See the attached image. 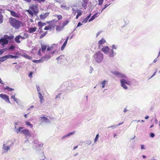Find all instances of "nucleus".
Wrapping results in <instances>:
<instances>
[{"label": "nucleus", "mask_w": 160, "mask_h": 160, "mask_svg": "<svg viewBox=\"0 0 160 160\" xmlns=\"http://www.w3.org/2000/svg\"><path fill=\"white\" fill-rule=\"evenodd\" d=\"M76 11H77L78 15L79 17L81 16L82 14V11L81 10L79 9H77L76 10Z\"/></svg>", "instance_id": "nucleus-29"}, {"label": "nucleus", "mask_w": 160, "mask_h": 160, "mask_svg": "<svg viewBox=\"0 0 160 160\" xmlns=\"http://www.w3.org/2000/svg\"><path fill=\"white\" fill-rule=\"evenodd\" d=\"M123 123V122L121 123H119L118 125H114L111 126V127H114V128H116V127L119 126Z\"/></svg>", "instance_id": "nucleus-42"}, {"label": "nucleus", "mask_w": 160, "mask_h": 160, "mask_svg": "<svg viewBox=\"0 0 160 160\" xmlns=\"http://www.w3.org/2000/svg\"><path fill=\"white\" fill-rule=\"evenodd\" d=\"M69 21L68 20H67L65 22H63L62 26L64 28V27L65 26L67 25L69 23Z\"/></svg>", "instance_id": "nucleus-30"}, {"label": "nucleus", "mask_w": 160, "mask_h": 160, "mask_svg": "<svg viewBox=\"0 0 160 160\" xmlns=\"http://www.w3.org/2000/svg\"><path fill=\"white\" fill-rule=\"evenodd\" d=\"M27 11L28 12V13L31 15L32 17L33 16V11L32 12V10H27Z\"/></svg>", "instance_id": "nucleus-35"}, {"label": "nucleus", "mask_w": 160, "mask_h": 160, "mask_svg": "<svg viewBox=\"0 0 160 160\" xmlns=\"http://www.w3.org/2000/svg\"><path fill=\"white\" fill-rule=\"evenodd\" d=\"M32 61L34 62H35L38 63L42 62V61L41 60V58L39 60H33Z\"/></svg>", "instance_id": "nucleus-41"}, {"label": "nucleus", "mask_w": 160, "mask_h": 160, "mask_svg": "<svg viewBox=\"0 0 160 160\" xmlns=\"http://www.w3.org/2000/svg\"><path fill=\"white\" fill-rule=\"evenodd\" d=\"M33 74V72H30L28 74V76L30 78H31L32 77V75Z\"/></svg>", "instance_id": "nucleus-60"}, {"label": "nucleus", "mask_w": 160, "mask_h": 160, "mask_svg": "<svg viewBox=\"0 0 160 160\" xmlns=\"http://www.w3.org/2000/svg\"><path fill=\"white\" fill-rule=\"evenodd\" d=\"M4 90H8L9 91H11L14 90V89L10 88L8 86H7L6 88H4Z\"/></svg>", "instance_id": "nucleus-32"}, {"label": "nucleus", "mask_w": 160, "mask_h": 160, "mask_svg": "<svg viewBox=\"0 0 160 160\" xmlns=\"http://www.w3.org/2000/svg\"><path fill=\"white\" fill-rule=\"evenodd\" d=\"M121 84V86L123 88L125 89H127L128 88L125 84L124 83V82L123 81H122V82H120Z\"/></svg>", "instance_id": "nucleus-25"}, {"label": "nucleus", "mask_w": 160, "mask_h": 160, "mask_svg": "<svg viewBox=\"0 0 160 160\" xmlns=\"http://www.w3.org/2000/svg\"><path fill=\"white\" fill-rule=\"evenodd\" d=\"M33 1H36L38 3H41L42 2H44L46 0H33Z\"/></svg>", "instance_id": "nucleus-43"}, {"label": "nucleus", "mask_w": 160, "mask_h": 160, "mask_svg": "<svg viewBox=\"0 0 160 160\" xmlns=\"http://www.w3.org/2000/svg\"><path fill=\"white\" fill-rule=\"evenodd\" d=\"M47 45L45 44H41V50L44 52L46 49Z\"/></svg>", "instance_id": "nucleus-23"}, {"label": "nucleus", "mask_w": 160, "mask_h": 160, "mask_svg": "<svg viewBox=\"0 0 160 160\" xmlns=\"http://www.w3.org/2000/svg\"><path fill=\"white\" fill-rule=\"evenodd\" d=\"M3 58H4V59H5V60L7 59H8V55H6L4 56H3Z\"/></svg>", "instance_id": "nucleus-58"}, {"label": "nucleus", "mask_w": 160, "mask_h": 160, "mask_svg": "<svg viewBox=\"0 0 160 160\" xmlns=\"http://www.w3.org/2000/svg\"><path fill=\"white\" fill-rule=\"evenodd\" d=\"M38 93V94H39V95H38L39 98L40 99V100H41V102H42V100H43V97L42 95V94L40 93H40Z\"/></svg>", "instance_id": "nucleus-36"}, {"label": "nucleus", "mask_w": 160, "mask_h": 160, "mask_svg": "<svg viewBox=\"0 0 160 160\" xmlns=\"http://www.w3.org/2000/svg\"><path fill=\"white\" fill-rule=\"evenodd\" d=\"M8 58H15L17 59L18 58V56L17 55H8Z\"/></svg>", "instance_id": "nucleus-27"}, {"label": "nucleus", "mask_w": 160, "mask_h": 160, "mask_svg": "<svg viewBox=\"0 0 160 160\" xmlns=\"http://www.w3.org/2000/svg\"><path fill=\"white\" fill-rule=\"evenodd\" d=\"M117 48V46L113 44L112 46V49L111 50H113L114 49H116Z\"/></svg>", "instance_id": "nucleus-47"}, {"label": "nucleus", "mask_w": 160, "mask_h": 160, "mask_svg": "<svg viewBox=\"0 0 160 160\" xmlns=\"http://www.w3.org/2000/svg\"><path fill=\"white\" fill-rule=\"evenodd\" d=\"M90 69L89 70V72L90 73H91L92 72V71L93 70V68L91 67H90Z\"/></svg>", "instance_id": "nucleus-62"}, {"label": "nucleus", "mask_w": 160, "mask_h": 160, "mask_svg": "<svg viewBox=\"0 0 160 160\" xmlns=\"http://www.w3.org/2000/svg\"><path fill=\"white\" fill-rule=\"evenodd\" d=\"M72 11L73 12V13H74V14L76 13V12H77V11H76V10H75L74 8H73L72 9Z\"/></svg>", "instance_id": "nucleus-61"}, {"label": "nucleus", "mask_w": 160, "mask_h": 160, "mask_svg": "<svg viewBox=\"0 0 160 160\" xmlns=\"http://www.w3.org/2000/svg\"><path fill=\"white\" fill-rule=\"evenodd\" d=\"M102 31H100V32H98L97 34H96V37H97L99 35V34L101 33V32Z\"/></svg>", "instance_id": "nucleus-64"}, {"label": "nucleus", "mask_w": 160, "mask_h": 160, "mask_svg": "<svg viewBox=\"0 0 160 160\" xmlns=\"http://www.w3.org/2000/svg\"><path fill=\"white\" fill-rule=\"evenodd\" d=\"M111 72L117 77L127 78L126 76L122 73L117 71H111Z\"/></svg>", "instance_id": "nucleus-5"}, {"label": "nucleus", "mask_w": 160, "mask_h": 160, "mask_svg": "<svg viewBox=\"0 0 160 160\" xmlns=\"http://www.w3.org/2000/svg\"><path fill=\"white\" fill-rule=\"evenodd\" d=\"M15 94H14V95L13 96L12 95L11 96V98H13V100L17 104H18V100L17 98H16L15 97Z\"/></svg>", "instance_id": "nucleus-28"}, {"label": "nucleus", "mask_w": 160, "mask_h": 160, "mask_svg": "<svg viewBox=\"0 0 160 160\" xmlns=\"http://www.w3.org/2000/svg\"><path fill=\"white\" fill-rule=\"evenodd\" d=\"M49 14V13H43L40 15V18L42 19H44L48 17Z\"/></svg>", "instance_id": "nucleus-13"}, {"label": "nucleus", "mask_w": 160, "mask_h": 160, "mask_svg": "<svg viewBox=\"0 0 160 160\" xmlns=\"http://www.w3.org/2000/svg\"><path fill=\"white\" fill-rule=\"evenodd\" d=\"M43 22H42L41 21H40L38 22V25L40 27H42L43 26Z\"/></svg>", "instance_id": "nucleus-40"}, {"label": "nucleus", "mask_w": 160, "mask_h": 160, "mask_svg": "<svg viewBox=\"0 0 160 160\" xmlns=\"http://www.w3.org/2000/svg\"><path fill=\"white\" fill-rule=\"evenodd\" d=\"M75 132L73 131L68 133L65 135L62 136V139H63L65 138H68L70 137L71 135L74 134L75 133Z\"/></svg>", "instance_id": "nucleus-9"}, {"label": "nucleus", "mask_w": 160, "mask_h": 160, "mask_svg": "<svg viewBox=\"0 0 160 160\" xmlns=\"http://www.w3.org/2000/svg\"><path fill=\"white\" fill-rule=\"evenodd\" d=\"M103 0H98V4L100 6L102 5L103 3Z\"/></svg>", "instance_id": "nucleus-46"}, {"label": "nucleus", "mask_w": 160, "mask_h": 160, "mask_svg": "<svg viewBox=\"0 0 160 160\" xmlns=\"http://www.w3.org/2000/svg\"><path fill=\"white\" fill-rule=\"evenodd\" d=\"M20 37L21 35H19L16 36L15 38V40L17 43H20V41L19 40L21 38Z\"/></svg>", "instance_id": "nucleus-19"}, {"label": "nucleus", "mask_w": 160, "mask_h": 160, "mask_svg": "<svg viewBox=\"0 0 160 160\" xmlns=\"http://www.w3.org/2000/svg\"><path fill=\"white\" fill-rule=\"evenodd\" d=\"M3 21V16L1 12L0 13V24L2 23Z\"/></svg>", "instance_id": "nucleus-34"}, {"label": "nucleus", "mask_w": 160, "mask_h": 160, "mask_svg": "<svg viewBox=\"0 0 160 160\" xmlns=\"http://www.w3.org/2000/svg\"><path fill=\"white\" fill-rule=\"evenodd\" d=\"M13 143L12 142L8 140L6 143H4L2 145V148L3 150V152H2V154L4 153H7L10 150V148L13 145Z\"/></svg>", "instance_id": "nucleus-3"}, {"label": "nucleus", "mask_w": 160, "mask_h": 160, "mask_svg": "<svg viewBox=\"0 0 160 160\" xmlns=\"http://www.w3.org/2000/svg\"><path fill=\"white\" fill-rule=\"evenodd\" d=\"M5 38H6L7 40L8 41L9 40H11L13 39L14 37V36L11 35L10 36H8L7 35H5Z\"/></svg>", "instance_id": "nucleus-20"}, {"label": "nucleus", "mask_w": 160, "mask_h": 160, "mask_svg": "<svg viewBox=\"0 0 160 160\" xmlns=\"http://www.w3.org/2000/svg\"><path fill=\"white\" fill-rule=\"evenodd\" d=\"M21 133L24 134L26 138L29 137L31 136V134L28 129L22 130L21 131Z\"/></svg>", "instance_id": "nucleus-6"}, {"label": "nucleus", "mask_w": 160, "mask_h": 160, "mask_svg": "<svg viewBox=\"0 0 160 160\" xmlns=\"http://www.w3.org/2000/svg\"><path fill=\"white\" fill-rule=\"evenodd\" d=\"M0 97L5 100L6 102H7L10 103H11L9 100V97L7 95L4 94H0Z\"/></svg>", "instance_id": "nucleus-8"}, {"label": "nucleus", "mask_w": 160, "mask_h": 160, "mask_svg": "<svg viewBox=\"0 0 160 160\" xmlns=\"http://www.w3.org/2000/svg\"><path fill=\"white\" fill-rule=\"evenodd\" d=\"M55 44H52V46H48L47 48V51H50L52 49L53 47L55 45Z\"/></svg>", "instance_id": "nucleus-33"}, {"label": "nucleus", "mask_w": 160, "mask_h": 160, "mask_svg": "<svg viewBox=\"0 0 160 160\" xmlns=\"http://www.w3.org/2000/svg\"><path fill=\"white\" fill-rule=\"evenodd\" d=\"M33 148L35 149L38 147H42L43 146V144L38 141V139H35L33 142Z\"/></svg>", "instance_id": "nucleus-4"}, {"label": "nucleus", "mask_w": 160, "mask_h": 160, "mask_svg": "<svg viewBox=\"0 0 160 160\" xmlns=\"http://www.w3.org/2000/svg\"><path fill=\"white\" fill-rule=\"evenodd\" d=\"M106 42L104 38H102L99 40L98 43V45L99 48H100L101 45L104 44Z\"/></svg>", "instance_id": "nucleus-16"}, {"label": "nucleus", "mask_w": 160, "mask_h": 160, "mask_svg": "<svg viewBox=\"0 0 160 160\" xmlns=\"http://www.w3.org/2000/svg\"><path fill=\"white\" fill-rule=\"evenodd\" d=\"M15 47L14 46H13V45H11L10 46V47H9L8 49L12 50H14L15 49Z\"/></svg>", "instance_id": "nucleus-44"}, {"label": "nucleus", "mask_w": 160, "mask_h": 160, "mask_svg": "<svg viewBox=\"0 0 160 160\" xmlns=\"http://www.w3.org/2000/svg\"><path fill=\"white\" fill-rule=\"evenodd\" d=\"M11 15L14 17H18L17 14L13 11H10Z\"/></svg>", "instance_id": "nucleus-26"}, {"label": "nucleus", "mask_w": 160, "mask_h": 160, "mask_svg": "<svg viewBox=\"0 0 160 160\" xmlns=\"http://www.w3.org/2000/svg\"><path fill=\"white\" fill-rule=\"evenodd\" d=\"M64 28L62 25L61 26L59 25H56V31L58 32H59L62 31L64 29Z\"/></svg>", "instance_id": "nucleus-18"}, {"label": "nucleus", "mask_w": 160, "mask_h": 160, "mask_svg": "<svg viewBox=\"0 0 160 160\" xmlns=\"http://www.w3.org/2000/svg\"><path fill=\"white\" fill-rule=\"evenodd\" d=\"M69 38V37L68 36L67 37V38H66L65 41L64 42V43L63 44L62 46L61 47V50H63L65 48V47H66V46L67 44V42H68V41Z\"/></svg>", "instance_id": "nucleus-14"}, {"label": "nucleus", "mask_w": 160, "mask_h": 160, "mask_svg": "<svg viewBox=\"0 0 160 160\" xmlns=\"http://www.w3.org/2000/svg\"><path fill=\"white\" fill-rule=\"evenodd\" d=\"M23 128V127H19L16 130V132L17 133H18L19 132H21V131L22 130H21Z\"/></svg>", "instance_id": "nucleus-37"}, {"label": "nucleus", "mask_w": 160, "mask_h": 160, "mask_svg": "<svg viewBox=\"0 0 160 160\" xmlns=\"http://www.w3.org/2000/svg\"><path fill=\"white\" fill-rule=\"evenodd\" d=\"M36 87H37V90L38 91V93H40V88H39V86L37 85Z\"/></svg>", "instance_id": "nucleus-59"}, {"label": "nucleus", "mask_w": 160, "mask_h": 160, "mask_svg": "<svg viewBox=\"0 0 160 160\" xmlns=\"http://www.w3.org/2000/svg\"><path fill=\"white\" fill-rule=\"evenodd\" d=\"M31 9L33 11V12L34 13L35 15H37L38 12V10H36L33 7L31 8Z\"/></svg>", "instance_id": "nucleus-31"}, {"label": "nucleus", "mask_w": 160, "mask_h": 160, "mask_svg": "<svg viewBox=\"0 0 160 160\" xmlns=\"http://www.w3.org/2000/svg\"><path fill=\"white\" fill-rule=\"evenodd\" d=\"M37 29L36 27L30 28L29 29V31L30 33H32L35 32Z\"/></svg>", "instance_id": "nucleus-22"}, {"label": "nucleus", "mask_w": 160, "mask_h": 160, "mask_svg": "<svg viewBox=\"0 0 160 160\" xmlns=\"http://www.w3.org/2000/svg\"><path fill=\"white\" fill-rule=\"evenodd\" d=\"M61 93H59L56 97L55 99H57V98H60V96H61Z\"/></svg>", "instance_id": "nucleus-53"}, {"label": "nucleus", "mask_w": 160, "mask_h": 160, "mask_svg": "<svg viewBox=\"0 0 160 160\" xmlns=\"http://www.w3.org/2000/svg\"><path fill=\"white\" fill-rule=\"evenodd\" d=\"M39 120L42 122H50V120L49 119L45 117H40Z\"/></svg>", "instance_id": "nucleus-11"}, {"label": "nucleus", "mask_w": 160, "mask_h": 160, "mask_svg": "<svg viewBox=\"0 0 160 160\" xmlns=\"http://www.w3.org/2000/svg\"><path fill=\"white\" fill-rule=\"evenodd\" d=\"M10 25L16 29H19L22 26V22L15 18L10 17L9 19Z\"/></svg>", "instance_id": "nucleus-1"}, {"label": "nucleus", "mask_w": 160, "mask_h": 160, "mask_svg": "<svg viewBox=\"0 0 160 160\" xmlns=\"http://www.w3.org/2000/svg\"><path fill=\"white\" fill-rule=\"evenodd\" d=\"M83 2H84V4H86L85 6H86L87 3H88V0H82Z\"/></svg>", "instance_id": "nucleus-56"}, {"label": "nucleus", "mask_w": 160, "mask_h": 160, "mask_svg": "<svg viewBox=\"0 0 160 160\" xmlns=\"http://www.w3.org/2000/svg\"><path fill=\"white\" fill-rule=\"evenodd\" d=\"M88 19L86 18L83 19V20L82 21V23H85L87 22Z\"/></svg>", "instance_id": "nucleus-51"}, {"label": "nucleus", "mask_w": 160, "mask_h": 160, "mask_svg": "<svg viewBox=\"0 0 160 160\" xmlns=\"http://www.w3.org/2000/svg\"><path fill=\"white\" fill-rule=\"evenodd\" d=\"M99 12H97V13L93 15L91 18L89 20V22H90L93 20L95 18H97L98 16Z\"/></svg>", "instance_id": "nucleus-17"}, {"label": "nucleus", "mask_w": 160, "mask_h": 160, "mask_svg": "<svg viewBox=\"0 0 160 160\" xmlns=\"http://www.w3.org/2000/svg\"><path fill=\"white\" fill-rule=\"evenodd\" d=\"M155 134L153 133H151L150 134V136L151 138H153L155 136Z\"/></svg>", "instance_id": "nucleus-54"}, {"label": "nucleus", "mask_w": 160, "mask_h": 160, "mask_svg": "<svg viewBox=\"0 0 160 160\" xmlns=\"http://www.w3.org/2000/svg\"><path fill=\"white\" fill-rule=\"evenodd\" d=\"M64 56L63 55H61L57 58V60H58L59 59H63Z\"/></svg>", "instance_id": "nucleus-50"}, {"label": "nucleus", "mask_w": 160, "mask_h": 160, "mask_svg": "<svg viewBox=\"0 0 160 160\" xmlns=\"http://www.w3.org/2000/svg\"><path fill=\"white\" fill-rule=\"evenodd\" d=\"M106 81L105 80H104L102 82L101 84L102 85V88H103L105 87V86L106 84Z\"/></svg>", "instance_id": "nucleus-45"}, {"label": "nucleus", "mask_w": 160, "mask_h": 160, "mask_svg": "<svg viewBox=\"0 0 160 160\" xmlns=\"http://www.w3.org/2000/svg\"><path fill=\"white\" fill-rule=\"evenodd\" d=\"M82 25V24L80 22H79L76 28Z\"/></svg>", "instance_id": "nucleus-63"}, {"label": "nucleus", "mask_w": 160, "mask_h": 160, "mask_svg": "<svg viewBox=\"0 0 160 160\" xmlns=\"http://www.w3.org/2000/svg\"><path fill=\"white\" fill-rule=\"evenodd\" d=\"M26 124L28 126H29L31 128L33 126L32 124L31 123L28 121H26Z\"/></svg>", "instance_id": "nucleus-38"}, {"label": "nucleus", "mask_w": 160, "mask_h": 160, "mask_svg": "<svg viewBox=\"0 0 160 160\" xmlns=\"http://www.w3.org/2000/svg\"><path fill=\"white\" fill-rule=\"evenodd\" d=\"M91 141L90 140H89L86 141V144L89 145L91 143Z\"/></svg>", "instance_id": "nucleus-52"}, {"label": "nucleus", "mask_w": 160, "mask_h": 160, "mask_svg": "<svg viewBox=\"0 0 160 160\" xmlns=\"http://www.w3.org/2000/svg\"><path fill=\"white\" fill-rule=\"evenodd\" d=\"M93 58L96 62L98 63H100L103 60L104 56L103 54L100 51H99L94 54Z\"/></svg>", "instance_id": "nucleus-2"}, {"label": "nucleus", "mask_w": 160, "mask_h": 160, "mask_svg": "<svg viewBox=\"0 0 160 160\" xmlns=\"http://www.w3.org/2000/svg\"><path fill=\"white\" fill-rule=\"evenodd\" d=\"M5 60V59H4L3 56L1 57H0V62H2L4 61Z\"/></svg>", "instance_id": "nucleus-57"}, {"label": "nucleus", "mask_w": 160, "mask_h": 160, "mask_svg": "<svg viewBox=\"0 0 160 160\" xmlns=\"http://www.w3.org/2000/svg\"><path fill=\"white\" fill-rule=\"evenodd\" d=\"M28 35L27 33H25L23 34V36H22L21 35L20 38L22 40H24L26 38H28Z\"/></svg>", "instance_id": "nucleus-21"}, {"label": "nucleus", "mask_w": 160, "mask_h": 160, "mask_svg": "<svg viewBox=\"0 0 160 160\" xmlns=\"http://www.w3.org/2000/svg\"><path fill=\"white\" fill-rule=\"evenodd\" d=\"M60 8L63 9L69 10L70 8L68 7L66 5H61Z\"/></svg>", "instance_id": "nucleus-24"}, {"label": "nucleus", "mask_w": 160, "mask_h": 160, "mask_svg": "<svg viewBox=\"0 0 160 160\" xmlns=\"http://www.w3.org/2000/svg\"><path fill=\"white\" fill-rule=\"evenodd\" d=\"M99 137V134H97L95 138L94 139V141L95 142H97L98 138Z\"/></svg>", "instance_id": "nucleus-48"}, {"label": "nucleus", "mask_w": 160, "mask_h": 160, "mask_svg": "<svg viewBox=\"0 0 160 160\" xmlns=\"http://www.w3.org/2000/svg\"><path fill=\"white\" fill-rule=\"evenodd\" d=\"M109 50V48L108 46H104L102 49V51L106 54L108 53Z\"/></svg>", "instance_id": "nucleus-10"}, {"label": "nucleus", "mask_w": 160, "mask_h": 160, "mask_svg": "<svg viewBox=\"0 0 160 160\" xmlns=\"http://www.w3.org/2000/svg\"><path fill=\"white\" fill-rule=\"evenodd\" d=\"M52 28V26H51L50 25H49V26H47L45 27V28H44V29L45 30H48L51 29Z\"/></svg>", "instance_id": "nucleus-39"}, {"label": "nucleus", "mask_w": 160, "mask_h": 160, "mask_svg": "<svg viewBox=\"0 0 160 160\" xmlns=\"http://www.w3.org/2000/svg\"><path fill=\"white\" fill-rule=\"evenodd\" d=\"M108 56L110 58H113L116 54V53L114 52L113 50H111L110 51L108 52Z\"/></svg>", "instance_id": "nucleus-15"}, {"label": "nucleus", "mask_w": 160, "mask_h": 160, "mask_svg": "<svg viewBox=\"0 0 160 160\" xmlns=\"http://www.w3.org/2000/svg\"><path fill=\"white\" fill-rule=\"evenodd\" d=\"M57 16V18L58 19V20H60L62 18V17L61 15H56Z\"/></svg>", "instance_id": "nucleus-55"}, {"label": "nucleus", "mask_w": 160, "mask_h": 160, "mask_svg": "<svg viewBox=\"0 0 160 160\" xmlns=\"http://www.w3.org/2000/svg\"><path fill=\"white\" fill-rule=\"evenodd\" d=\"M5 37V35H4L3 37L0 39V43L2 45H6L8 43V41Z\"/></svg>", "instance_id": "nucleus-7"}, {"label": "nucleus", "mask_w": 160, "mask_h": 160, "mask_svg": "<svg viewBox=\"0 0 160 160\" xmlns=\"http://www.w3.org/2000/svg\"><path fill=\"white\" fill-rule=\"evenodd\" d=\"M122 81H123L124 82V83L125 84H126L127 82H128V81L125 79H122L120 80V82H122Z\"/></svg>", "instance_id": "nucleus-49"}, {"label": "nucleus", "mask_w": 160, "mask_h": 160, "mask_svg": "<svg viewBox=\"0 0 160 160\" xmlns=\"http://www.w3.org/2000/svg\"><path fill=\"white\" fill-rule=\"evenodd\" d=\"M51 58V56L50 55H47L42 57L41 59L42 62L44 61H47L49 59Z\"/></svg>", "instance_id": "nucleus-12"}]
</instances>
